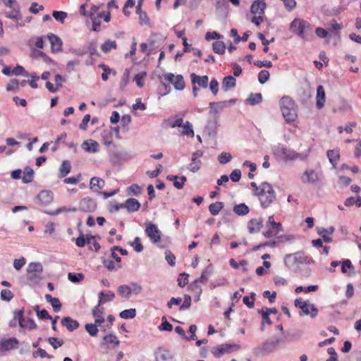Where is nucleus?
<instances>
[{
    "label": "nucleus",
    "instance_id": "obj_1",
    "mask_svg": "<svg viewBox=\"0 0 361 361\" xmlns=\"http://www.w3.org/2000/svg\"><path fill=\"white\" fill-rule=\"evenodd\" d=\"M280 107L286 121L291 123L298 118V106L288 96H284L281 99Z\"/></svg>",
    "mask_w": 361,
    "mask_h": 361
},
{
    "label": "nucleus",
    "instance_id": "obj_2",
    "mask_svg": "<svg viewBox=\"0 0 361 361\" xmlns=\"http://www.w3.org/2000/svg\"><path fill=\"white\" fill-rule=\"evenodd\" d=\"M257 195L264 208L269 207L276 198V193L271 185L267 182L261 184L260 191L257 192Z\"/></svg>",
    "mask_w": 361,
    "mask_h": 361
},
{
    "label": "nucleus",
    "instance_id": "obj_3",
    "mask_svg": "<svg viewBox=\"0 0 361 361\" xmlns=\"http://www.w3.org/2000/svg\"><path fill=\"white\" fill-rule=\"evenodd\" d=\"M274 155L284 161H293L300 157V154L295 151L287 148L282 144H278L272 147Z\"/></svg>",
    "mask_w": 361,
    "mask_h": 361
},
{
    "label": "nucleus",
    "instance_id": "obj_4",
    "mask_svg": "<svg viewBox=\"0 0 361 361\" xmlns=\"http://www.w3.org/2000/svg\"><path fill=\"white\" fill-rule=\"evenodd\" d=\"M43 267L39 262H31L27 268V279L30 285L36 286L42 279Z\"/></svg>",
    "mask_w": 361,
    "mask_h": 361
},
{
    "label": "nucleus",
    "instance_id": "obj_5",
    "mask_svg": "<svg viewBox=\"0 0 361 361\" xmlns=\"http://www.w3.org/2000/svg\"><path fill=\"white\" fill-rule=\"evenodd\" d=\"M266 7L267 4L264 0H256L251 5L250 12L253 15L251 21L255 25L259 26L263 22Z\"/></svg>",
    "mask_w": 361,
    "mask_h": 361
},
{
    "label": "nucleus",
    "instance_id": "obj_6",
    "mask_svg": "<svg viewBox=\"0 0 361 361\" xmlns=\"http://www.w3.org/2000/svg\"><path fill=\"white\" fill-rule=\"evenodd\" d=\"M310 26V23L307 21L300 18H295L290 25V30L300 38L305 39V31L309 29Z\"/></svg>",
    "mask_w": 361,
    "mask_h": 361
},
{
    "label": "nucleus",
    "instance_id": "obj_7",
    "mask_svg": "<svg viewBox=\"0 0 361 361\" xmlns=\"http://www.w3.org/2000/svg\"><path fill=\"white\" fill-rule=\"evenodd\" d=\"M267 230L264 231L263 235L267 238H270L282 231L281 223H276L274 220V216H270L266 223Z\"/></svg>",
    "mask_w": 361,
    "mask_h": 361
},
{
    "label": "nucleus",
    "instance_id": "obj_8",
    "mask_svg": "<svg viewBox=\"0 0 361 361\" xmlns=\"http://www.w3.org/2000/svg\"><path fill=\"white\" fill-rule=\"evenodd\" d=\"M284 260L286 264L290 263L291 265L310 264L313 262L312 258L305 256L304 253L300 252L286 255Z\"/></svg>",
    "mask_w": 361,
    "mask_h": 361
},
{
    "label": "nucleus",
    "instance_id": "obj_9",
    "mask_svg": "<svg viewBox=\"0 0 361 361\" xmlns=\"http://www.w3.org/2000/svg\"><path fill=\"white\" fill-rule=\"evenodd\" d=\"M240 348L238 344H222L214 348L212 350V354L216 357H220L224 354L231 353L233 350Z\"/></svg>",
    "mask_w": 361,
    "mask_h": 361
},
{
    "label": "nucleus",
    "instance_id": "obj_10",
    "mask_svg": "<svg viewBox=\"0 0 361 361\" xmlns=\"http://www.w3.org/2000/svg\"><path fill=\"white\" fill-rule=\"evenodd\" d=\"M280 343L279 338H276L271 341L264 342L262 346L254 349V353L257 355H263L264 353H269L275 349L276 346Z\"/></svg>",
    "mask_w": 361,
    "mask_h": 361
},
{
    "label": "nucleus",
    "instance_id": "obj_11",
    "mask_svg": "<svg viewBox=\"0 0 361 361\" xmlns=\"http://www.w3.org/2000/svg\"><path fill=\"white\" fill-rule=\"evenodd\" d=\"M145 233L152 243H157L160 242L161 232L155 224L152 223L148 224L145 228Z\"/></svg>",
    "mask_w": 361,
    "mask_h": 361
},
{
    "label": "nucleus",
    "instance_id": "obj_12",
    "mask_svg": "<svg viewBox=\"0 0 361 361\" xmlns=\"http://www.w3.org/2000/svg\"><path fill=\"white\" fill-rule=\"evenodd\" d=\"M79 208L85 212H93L97 208L95 200L86 197L80 201Z\"/></svg>",
    "mask_w": 361,
    "mask_h": 361
},
{
    "label": "nucleus",
    "instance_id": "obj_13",
    "mask_svg": "<svg viewBox=\"0 0 361 361\" xmlns=\"http://www.w3.org/2000/svg\"><path fill=\"white\" fill-rule=\"evenodd\" d=\"M319 179L317 173L312 169H306L301 176V180L304 183L314 184Z\"/></svg>",
    "mask_w": 361,
    "mask_h": 361
},
{
    "label": "nucleus",
    "instance_id": "obj_14",
    "mask_svg": "<svg viewBox=\"0 0 361 361\" xmlns=\"http://www.w3.org/2000/svg\"><path fill=\"white\" fill-rule=\"evenodd\" d=\"M47 38L50 42L52 52L57 53L61 51L63 42L57 35L49 33L47 35Z\"/></svg>",
    "mask_w": 361,
    "mask_h": 361
},
{
    "label": "nucleus",
    "instance_id": "obj_15",
    "mask_svg": "<svg viewBox=\"0 0 361 361\" xmlns=\"http://www.w3.org/2000/svg\"><path fill=\"white\" fill-rule=\"evenodd\" d=\"M17 322L20 327L25 328L27 326V324H25V318H24V309H21L14 312V317L10 321L9 326L11 327H16L17 325Z\"/></svg>",
    "mask_w": 361,
    "mask_h": 361
},
{
    "label": "nucleus",
    "instance_id": "obj_16",
    "mask_svg": "<svg viewBox=\"0 0 361 361\" xmlns=\"http://www.w3.org/2000/svg\"><path fill=\"white\" fill-rule=\"evenodd\" d=\"M156 361H173V354L168 350L159 348L155 351Z\"/></svg>",
    "mask_w": 361,
    "mask_h": 361
},
{
    "label": "nucleus",
    "instance_id": "obj_17",
    "mask_svg": "<svg viewBox=\"0 0 361 361\" xmlns=\"http://www.w3.org/2000/svg\"><path fill=\"white\" fill-rule=\"evenodd\" d=\"M54 195L50 190H42L37 195V201L42 206H47L53 201Z\"/></svg>",
    "mask_w": 361,
    "mask_h": 361
},
{
    "label": "nucleus",
    "instance_id": "obj_18",
    "mask_svg": "<svg viewBox=\"0 0 361 361\" xmlns=\"http://www.w3.org/2000/svg\"><path fill=\"white\" fill-rule=\"evenodd\" d=\"M18 344V340L16 338H9L1 340L0 342V352H6L14 349Z\"/></svg>",
    "mask_w": 361,
    "mask_h": 361
},
{
    "label": "nucleus",
    "instance_id": "obj_19",
    "mask_svg": "<svg viewBox=\"0 0 361 361\" xmlns=\"http://www.w3.org/2000/svg\"><path fill=\"white\" fill-rule=\"evenodd\" d=\"M190 78L193 85L197 84L199 87L207 88L209 82V77L207 75L200 76L192 73L190 74Z\"/></svg>",
    "mask_w": 361,
    "mask_h": 361
},
{
    "label": "nucleus",
    "instance_id": "obj_20",
    "mask_svg": "<svg viewBox=\"0 0 361 361\" xmlns=\"http://www.w3.org/2000/svg\"><path fill=\"white\" fill-rule=\"evenodd\" d=\"M123 208L126 209L128 212L132 213L139 210L140 203L135 198H128L123 203Z\"/></svg>",
    "mask_w": 361,
    "mask_h": 361
},
{
    "label": "nucleus",
    "instance_id": "obj_21",
    "mask_svg": "<svg viewBox=\"0 0 361 361\" xmlns=\"http://www.w3.org/2000/svg\"><path fill=\"white\" fill-rule=\"evenodd\" d=\"M263 219L262 218L252 219L249 221L247 228L250 233H258L262 227Z\"/></svg>",
    "mask_w": 361,
    "mask_h": 361
},
{
    "label": "nucleus",
    "instance_id": "obj_22",
    "mask_svg": "<svg viewBox=\"0 0 361 361\" xmlns=\"http://www.w3.org/2000/svg\"><path fill=\"white\" fill-rule=\"evenodd\" d=\"M81 147L85 152L89 153H95L99 151V144L93 140L84 141Z\"/></svg>",
    "mask_w": 361,
    "mask_h": 361
},
{
    "label": "nucleus",
    "instance_id": "obj_23",
    "mask_svg": "<svg viewBox=\"0 0 361 361\" xmlns=\"http://www.w3.org/2000/svg\"><path fill=\"white\" fill-rule=\"evenodd\" d=\"M104 307H102V305H99V303L93 308L92 315L94 317V322L96 324H100L104 322Z\"/></svg>",
    "mask_w": 361,
    "mask_h": 361
},
{
    "label": "nucleus",
    "instance_id": "obj_24",
    "mask_svg": "<svg viewBox=\"0 0 361 361\" xmlns=\"http://www.w3.org/2000/svg\"><path fill=\"white\" fill-rule=\"evenodd\" d=\"M61 322V324L63 326H66V329L70 331H73L79 327L78 322L77 320L72 319L70 317H63Z\"/></svg>",
    "mask_w": 361,
    "mask_h": 361
},
{
    "label": "nucleus",
    "instance_id": "obj_25",
    "mask_svg": "<svg viewBox=\"0 0 361 361\" xmlns=\"http://www.w3.org/2000/svg\"><path fill=\"white\" fill-rule=\"evenodd\" d=\"M105 185L104 180L99 177H92L90 181V188L94 192H99Z\"/></svg>",
    "mask_w": 361,
    "mask_h": 361
},
{
    "label": "nucleus",
    "instance_id": "obj_26",
    "mask_svg": "<svg viewBox=\"0 0 361 361\" xmlns=\"http://www.w3.org/2000/svg\"><path fill=\"white\" fill-rule=\"evenodd\" d=\"M326 96L323 86L319 85L317 88V107L320 109H322L325 103Z\"/></svg>",
    "mask_w": 361,
    "mask_h": 361
},
{
    "label": "nucleus",
    "instance_id": "obj_27",
    "mask_svg": "<svg viewBox=\"0 0 361 361\" xmlns=\"http://www.w3.org/2000/svg\"><path fill=\"white\" fill-rule=\"evenodd\" d=\"M235 85L236 80L234 77L228 75L224 78L221 87L224 92H227L230 89L235 87Z\"/></svg>",
    "mask_w": 361,
    "mask_h": 361
},
{
    "label": "nucleus",
    "instance_id": "obj_28",
    "mask_svg": "<svg viewBox=\"0 0 361 361\" xmlns=\"http://www.w3.org/2000/svg\"><path fill=\"white\" fill-rule=\"evenodd\" d=\"M302 311L305 314L310 315L312 318L316 317L318 314L317 308L309 301L305 306L302 307Z\"/></svg>",
    "mask_w": 361,
    "mask_h": 361
},
{
    "label": "nucleus",
    "instance_id": "obj_29",
    "mask_svg": "<svg viewBox=\"0 0 361 361\" xmlns=\"http://www.w3.org/2000/svg\"><path fill=\"white\" fill-rule=\"evenodd\" d=\"M71 170V166L70 162L68 160H64L62 161L58 173V178H62L66 177Z\"/></svg>",
    "mask_w": 361,
    "mask_h": 361
},
{
    "label": "nucleus",
    "instance_id": "obj_30",
    "mask_svg": "<svg viewBox=\"0 0 361 361\" xmlns=\"http://www.w3.org/2000/svg\"><path fill=\"white\" fill-rule=\"evenodd\" d=\"M99 301H98V303L99 304V305H102L103 304L107 302H110V301H112L114 300V298H115V294L111 292V291H107V292H104V291H102L99 293Z\"/></svg>",
    "mask_w": 361,
    "mask_h": 361
},
{
    "label": "nucleus",
    "instance_id": "obj_31",
    "mask_svg": "<svg viewBox=\"0 0 361 361\" xmlns=\"http://www.w3.org/2000/svg\"><path fill=\"white\" fill-rule=\"evenodd\" d=\"M167 179L169 180H171V181H173V185L177 188V189H181L183 188L185 183L186 182L187 180V178L185 176H181V177H178L177 176H172V175H169L167 176Z\"/></svg>",
    "mask_w": 361,
    "mask_h": 361
},
{
    "label": "nucleus",
    "instance_id": "obj_32",
    "mask_svg": "<svg viewBox=\"0 0 361 361\" xmlns=\"http://www.w3.org/2000/svg\"><path fill=\"white\" fill-rule=\"evenodd\" d=\"M326 155H327L329 162L333 165L334 167H336V166L339 160V158H340L339 150H338V149L328 150L326 152Z\"/></svg>",
    "mask_w": 361,
    "mask_h": 361
},
{
    "label": "nucleus",
    "instance_id": "obj_33",
    "mask_svg": "<svg viewBox=\"0 0 361 361\" xmlns=\"http://www.w3.org/2000/svg\"><path fill=\"white\" fill-rule=\"evenodd\" d=\"M233 212L238 216H244L249 213L250 209L245 203H240L233 207Z\"/></svg>",
    "mask_w": 361,
    "mask_h": 361
},
{
    "label": "nucleus",
    "instance_id": "obj_34",
    "mask_svg": "<svg viewBox=\"0 0 361 361\" xmlns=\"http://www.w3.org/2000/svg\"><path fill=\"white\" fill-rule=\"evenodd\" d=\"M117 48V44L115 40L107 39L101 46V49L104 53H108L112 49Z\"/></svg>",
    "mask_w": 361,
    "mask_h": 361
},
{
    "label": "nucleus",
    "instance_id": "obj_35",
    "mask_svg": "<svg viewBox=\"0 0 361 361\" xmlns=\"http://www.w3.org/2000/svg\"><path fill=\"white\" fill-rule=\"evenodd\" d=\"M34 177V171L32 168L27 166L24 169L22 180L24 183H28L32 181Z\"/></svg>",
    "mask_w": 361,
    "mask_h": 361
},
{
    "label": "nucleus",
    "instance_id": "obj_36",
    "mask_svg": "<svg viewBox=\"0 0 361 361\" xmlns=\"http://www.w3.org/2000/svg\"><path fill=\"white\" fill-rule=\"evenodd\" d=\"M212 266L211 264H209L202 273L200 277L197 279L195 281L196 282H200V283H207L209 277L210 276V275L212 274Z\"/></svg>",
    "mask_w": 361,
    "mask_h": 361
},
{
    "label": "nucleus",
    "instance_id": "obj_37",
    "mask_svg": "<svg viewBox=\"0 0 361 361\" xmlns=\"http://www.w3.org/2000/svg\"><path fill=\"white\" fill-rule=\"evenodd\" d=\"M224 208V203L222 202H216L209 206V211L213 216L219 214V212Z\"/></svg>",
    "mask_w": 361,
    "mask_h": 361
},
{
    "label": "nucleus",
    "instance_id": "obj_38",
    "mask_svg": "<svg viewBox=\"0 0 361 361\" xmlns=\"http://www.w3.org/2000/svg\"><path fill=\"white\" fill-rule=\"evenodd\" d=\"M118 293L126 299H129L130 297V286L127 285H122L117 288Z\"/></svg>",
    "mask_w": 361,
    "mask_h": 361
},
{
    "label": "nucleus",
    "instance_id": "obj_39",
    "mask_svg": "<svg viewBox=\"0 0 361 361\" xmlns=\"http://www.w3.org/2000/svg\"><path fill=\"white\" fill-rule=\"evenodd\" d=\"M183 130L181 131L182 135H188L190 137H193L195 135L194 130L192 129V125L190 121H186L183 126Z\"/></svg>",
    "mask_w": 361,
    "mask_h": 361
},
{
    "label": "nucleus",
    "instance_id": "obj_40",
    "mask_svg": "<svg viewBox=\"0 0 361 361\" xmlns=\"http://www.w3.org/2000/svg\"><path fill=\"white\" fill-rule=\"evenodd\" d=\"M344 204L346 207H351L353 205H356L357 207H361V197L357 196L356 197H350L345 200Z\"/></svg>",
    "mask_w": 361,
    "mask_h": 361
},
{
    "label": "nucleus",
    "instance_id": "obj_41",
    "mask_svg": "<svg viewBox=\"0 0 361 361\" xmlns=\"http://www.w3.org/2000/svg\"><path fill=\"white\" fill-rule=\"evenodd\" d=\"M213 51L218 54H223L226 50V45L222 41H216L212 44Z\"/></svg>",
    "mask_w": 361,
    "mask_h": 361
},
{
    "label": "nucleus",
    "instance_id": "obj_42",
    "mask_svg": "<svg viewBox=\"0 0 361 361\" xmlns=\"http://www.w3.org/2000/svg\"><path fill=\"white\" fill-rule=\"evenodd\" d=\"M262 101V96L261 93L251 94L247 102L250 105H255L259 104Z\"/></svg>",
    "mask_w": 361,
    "mask_h": 361
},
{
    "label": "nucleus",
    "instance_id": "obj_43",
    "mask_svg": "<svg viewBox=\"0 0 361 361\" xmlns=\"http://www.w3.org/2000/svg\"><path fill=\"white\" fill-rule=\"evenodd\" d=\"M202 165L201 161L197 157L192 159L191 163L188 166V169L193 173L197 172Z\"/></svg>",
    "mask_w": 361,
    "mask_h": 361
},
{
    "label": "nucleus",
    "instance_id": "obj_44",
    "mask_svg": "<svg viewBox=\"0 0 361 361\" xmlns=\"http://www.w3.org/2000/svg\"><path fill=\"white\" fill-rule=\"evenodd\" d=\"M173 86L177 90H183L185 88V82L182 75H176Z\"/></svg>",
    "mask_w": 361,
    "mask_h": 361
},
{
    "label": "nucleus",
    "instance_id": "obj_45",
    "mask_svg": "<svg viewBox=\"0 0 361 361\" xmlns=\"http://www.w3.org/2000/svg\"><path fill=\"white\" fill-rule=\"evenodd\" d=\"M97 325L99 324L96 323L86 324L85 326V329L91 336H96L98 333Z\"/></svg>",
    "mask_w": 361,
    "mask_h": 361
},
{
    "label": "nucleus",
    "instance_id": "obj_46",
    "mask_svg": "<svg viewBox=\"0 0 361 361\" xmlns=\"http://www.w3.org/2000/svg\"><path fill=\"white\" fill-rule=\"evenodd\" d=\"M135 316H136V310H135V309H133V308L128 309V310H125L120 313V317L121 318L126 319H133Z\"/></svg>",
    "mask_w": 361,
    "mask_h": 361
},
{
    "label": "nucleus",
    "instance_id": "obj_47",
    "mask_svg": "<svg viewBox=\"0 0 361 361\" xmlns=\"http://www.w3.org/2000/svg\"><path fill=\"white\" fill-rule=\"evenodd\" d=\"M128 195H138L142 192V188L137 184H133L127 188Z\"/></svg>",
    "mask_w": 361,
    "mask_h": 361
},
{
    "label": "nucleus",
    "instance_id": "obj_48",
    "mask_svg": "<svg viewBox=\"0 0 361 361\" xmlns=\"http://www.w3.org/2000/svg\"><path fill=\"white\" fill-rule=\"evenodd\" d=\"M52 16L56 20L59 21L61 23H63L67 17V13L64 11H54Z\"/></svg>",
    "mask_w": 361,
    "mask_h": 361
},
{
    "label": "nucleus",
    "instance_id": "obj_49",
    "mask_svg": "<svg viewBox=\"0 0 361 361\" xmlns=\"http://www.w3.org/2000/svg\"><path fill=\"white\" fill-rule=\"evenodd\" d=\"M231 159H232V156L228 152H221L218 156V161L221 164H225L229 162L231 160Z\"/></svg>",
    "mask_w": 361,
    "mask_h": 361
},
{
    "label": "nucleus",
    "instance_id": "obj_50",
    "mask_svg": "<svg viewBox=\"0 0 361 361\" xmlns=\"http://www.w3.org/2000/svg\"><path fill=\"white\" fill-rule=\"evenodd\" d=\"M68 278L71 282L78 283L84 279V275L81 273H69Z\"/></svg>",
    "mask_w": 361,
    "mask_h": 361
},
{
    "label": "nucleus",
    "instance_id": "obj_51",
    "mask_svg": "<svg viewBox=\"0 0 361 361\" xmlns=\"http://www.w3.org/2000/svg\"><path fill=\"white\" fill-rule=\"evenodd\" d=\"M32 356L34 357H40L42 358L47 357L49 359H52L54 357L52 355H49L45 350L42 348H38L36 351H34L32 353Z\"/></svg>",
    "mask_w": 361,
    "mask_h": 361
},
{
    "label": "nucleus",
    "instance_id": "obj_52",
    "mask_svg": "<svg viewBox=\"0 0 361 361\" xmlns=\"http://www.w3.org/2000/svg\"><path fill=\"white\" fill-rule=\"evenodd\" d=\"M269 72L267 70L261 71L258 74V80L259 83L264 84L269 78Z\"/></svg>",
    "mask_w": 361,
    "mask_h": 361
},
{
    "label": "nucleus",
    "instance_id": "obj_53",
    "mask_svg": "<svg viewBox=\"0 0 361 361\" xmlns=\"http://www.w3.org/2000/svg\"><path fill=\"white\" fill-rule=\"evenodd\" d=\"M147 75V73L145 71H142L135 75V80L138 87H142L144 85V79Z\"/></svg>",
    "mask_w": 361,
    "mask_h": 361
},
{
    "label": "nucleus",
    "instance_id": "obj_54",
    "mask_svg": "<svg viewBox=\"0 0 361 361\" xmlns=\"http://www.w3.org/2000/svg\"><path fill=\"white\" fill-rule=\"evenodd\" d=\"M255 293H251L250 298L248 296H244L243 298V303L246 305L249 308H252L255 305Z\"/></svg>",
    "mask_w": 361,
    "mask_h": 361
},
{
    "label": "nucleus",
    "instance_id": "obj_55",
    "mask_svg": "<svg viewBox=\"0 0 361 361\" xmlns=\"http://www.w3.org/2000/svg\"><path fill=\"white\" fill-rule=\"evenodd\" d=\"M161 320L162 323L159 326V329L160 331H171L173 330V326L166 321V317H163Z\"/></svg>",
    "mask_w": 361,
    "mask_h": 361
},
{
    "label": "nucleus",
    "instance_id": "obj_56",
    "mask_svg": "<svg viewBox=\"0 0 361 361\" xmlns=\"http://www.w3.org/2000/svg\"><path fill=\"white\" fill-rule=\"evenodd\" d=\"M103 264L109 271L116 270L121 267L119 264L116 266L114 262L110 259L103 260Z\"/></svg>",
    "mask_w": 361,
    "mask_h": 361
},
{
    "label": "nucleus",
    "instance_id": "obj_57",
    "mask_svg": "<svg viewBox=\"0 0 361 361\" xmlns=\"http://www.w3.org/2000/svg\"><path fill=\"white\" fill-rule=\"evenodd\" d=\"M103 339L106 343H112L114 344L115 346L119 344L118 339L114 334L106 335L104 336Z\"/></svg>",
    "mask_w": 361,
    "mask_h": 361
},
{
    "label": "nucleus",
    "instance_id": "obj_58",
    "mask_svg": "<svg viewBox=\"0 0 361 361\" xmlns=\"http://www.w3.org/2000/svg\"><path fill=\"white\" fill-rule=\"evenodd\" d=\"M13 298V293L8 289H4L1 292V298L4 301H10Z\"/></svg>",
    "mask_w": 361,
    "mask_h": 361
},
{
    "label": "nucleus",
    "instance_id": "obj_59",
    "mask_svg": "<svg viewBox=\"0 0 361 361\" xmlns=\"http://www.w3.org/2000/svg\"><path fill=\"white\" fill-rule=\"evenodd\" d=\"M48 342L54 349H57L63 344V341L62 340H59L55 337H49L48 338Z\"/></svg>",
    "mask_w": 361,
    "mask_h": 361
},
{
    "label": "nucleus",
    "instance_id": "obj_60",
    "mask_svg": "<svg viewBox=\"0 0 361 361\" xmlns=\"http://www.w3.org/2000/svg\"><path fill=\"white\" fill-rule=\"evenodd\" d=\"M129 286L130 289V295L132 293L135 295H138L142 291V287L137 283H131Z\"/></svg>",
    "mask_w": 361,
    "mask_h": 361
},
{
    "label": "nucleus",
    "instance_id": "obj_61",
    "mask_svg": "<svg viewBox=\"0 0 361 361\" xmlns=\"http://www.w3.org/2000/svg\"><path fill=\"white\" fill-rule=\"evenodd\" d=\"M81 178V174L79 173L77 175V176H71L68 178H65L63 179V183L66 184H71V185H75L77 184Z\"/></svg>",
    "mask_w": 361,
    "mask_h": 361
},
{
    "label": "nucleus",
    "instance_id": "obj_62",
    "mask_svg": "<svg viewBox=\"0 0 361 361\" xmlns=\"http://www.w3.org/2000/svg\"><path fill=\"white\" fill-rule=\"evenodd\" d=\"M189 275L185 273H182L179 275L178 279V286L184 287L188 283Z\"/></svg>",
    "mask_w": 361,
    "mask_h": 361
},
{
    "label": "nucleus",
    "instance_id": "obj_63",
    "mask_svg": "<svg viewBox=\"0 0 361 361\" xmlns=\"http://www.w3.org/2000/svg\"><path fill=\"white\" fill-rule=\"evenodd\" d=\"M26 260L25 259L22 257L19 259H16L13 261V267L16 270H20L23 266L25 264Z\"/></svg>",
    "mask_w": 361,
    "mask_h": 361
},
{
    "label": "nucleus",
    "instance_id": "obj_64",
    "mask_svg": "<svg viewBox=\"0 0 361 361\" xmlns=\"http://www.w3.org/2000/svg\"><path fill=\"white\" fill-rule=\"evenodd\" d=\"M12 74L15 75H23L25 76H29V75L25 72V68L20 65H17L13 70Z\"/></svg>",
    "mask_w": 361,
    "mask_h": 361
}]
</instances>
